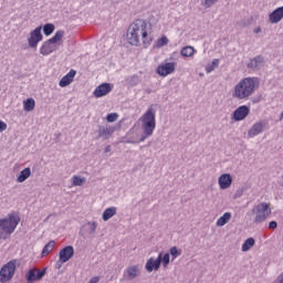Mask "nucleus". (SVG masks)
Listing matches in <instances>:
<instances>
[{"mask_svg":"<svg viewBox=\"0 0 283 283\" xmlns=\"http://www.w3.org/2000/svg\"><path fill=\"white\" fill-rule=\"evenodd\" d=\"M249 114H251V108H249L247 105H242L233 112L232 118L238 122L244 120Z\"/></svg>","mask_w":283,"mask_h":283,"instance_id":"obj_11","label":"nucleus"},{"mask_svg":"<svg viewBox=\"0 0 283 283\" xmlns=\"http://www.w3.org/2000/svg\"><path fill=\"white\" fill-rule=\"evenodd\" d=\"M260 87V80L258 77H245L239 81L234 86L232 97L237 101H247L250 96L255 94V90Z\"/></svg>","mask_w":283,"mask_h":283,"instance_id":"obj_2","label":"nucleus"},{"mask_svg":"<svg viewBox=\"0 0 283 283\" xmlns=\"http://www.w3.org/2000/svg\"><path fill=\"white\" fill-rule=\"evenodd\" d=\"M8 129V124L0 119V133L6 132Z\"/></svg>","mask_w":283,"mask_h":283,"instance_id":"obj_35","label":"nucleus"},{"mask_svg":"<svg viewBox=\"0 0 283 283\" xmlns=\"http://www.w3.org/2000/svg\"><path fill=\"white\" fill-rule=\"evenodd\" d=\"M231 220V212L223 213L222 217H220L217 220V227H224L229 221Z\"/></svg>","mask_w":283,"mask_h":283,"instance_id":"obj_23","label":"nucleus"},{"mask_svg":"<svg viewBox=\"0 0 283 283\" xmlns=\"http://www.w3.org/2000/svg\"><path fill=\"white\" fill-rule=\"evenodd\" d=\"M233 184V177L230 174H223L219 177V187L220 189H229Z\"/></svg>","mask_w":283,"mask_h":283,"instance_id":"obj_16","label":"nucleus"},{"mask_svg":"<svg viewBox=\"0 0 283 283\" xmlns=\"http://www.w3.org/2000/svg\"><path fill=\"white\" fill-rule=\"evenodd\" d=\"M101 279L98 276H94L90 280V283H98Z\"/></svg>","mask_w":283,"mask_h":283,"instance_id":"obj_39","label":"nucleus"},{"mask_svg":"<svg viewBox=\"0 0 283 283\" xmlns=\"http://www.w3.org/2000/svg\"><path fill=\"white\" fill-rule=\"evenodd\" d=\"M254 245H255V239L254 238H249L242 244V251L247 252V251H249Z\"/></svg>","mask_w":283,"mask_h":283,"instance_id":"obj_25","label":"nucleus"},{"mask_svg":"<svg viewBox=\"0 0 283 283\" xmlns=\"http://www.w3.org/2000/svg\"><path fill=\"white\" fill-rule=\"evenodd\" d=\"M283 19V7L276 8L273 12L269 14L270 23H280Z\"/></svg>","mask_w":283,"mask_h":283,"instance_id":"obj_17","label":"nucleus"},{"mask_svg":"<svg viewBox=\"0 0 283 283\" xmlns=\"http://www.w3.org/2000/svg\"><path fill=\"white\" fill-rule=\"evenodd\" d=\"M53 32H54V24L48 23L43 27V33L45 34V36H50V34H52Z\"/></svg>","mask_w":283,"mask_h":283,"instance_id":"obj_29","label":"nucleus"},{"mask_svg":"<svg viewBox=\"0 0 283 283\" xmlns=\"http://www.w3.org/2000/svg\"><path fill=\"white\" fill-rule=\"evenodd\" d=\"M127 275H128V280H134L138 277V268L136 266L128 268Z\"/></svg>","mask_w":283,"mask_h":283,"instance_id":"obj_26","label":"nucleus"},{"mask_svg":"<svg viewBox=\"0 0 283 283\" xmlns=\"http://www.w3.org/2000/svg\"><path fill=\"white\" fill-rule=\"evenodd\" d=\"M30 176H32V170L30 168H24L18 176V182H25V179Z\"/></svg>","mask_w":283,"mask_h":283,"instance_id":"obj_22","label":"nucleus"},{"mask_svg":"<svg viewBox=\"0 0 283 283\" xmlns=\"http://www.w3.org/2000/svg\"><path fill=\"white\" fill-rule=\"evenodd\" d=\"M139 120L142 123V129L145 134V136L140 139V143H143L145 138L151 136L154 134V129H156V112H154V108H148Z\"/></svg>","mask_w":283,"mask_h":283,"instance_id":"obj_4","label":"nucleus"},{"mask_svg":"<svg viewBox=\"0 0 283 283\" xmlns=\"http://www.w3.org/2000/svg\"><path fill=\"white\" fill-rule=\"evenodd\" d=\"M213 70H216V69H214V66H212V64L206 67V72L208 74H210V72H213Z\"/></svg>","mask_w":283,"mask_h":283,"instance_id":"obj_38","label":"nucleus"},{"mask_svg":"<svg viewBox=\"0 0 283 283\" xmlns=\"http://www.w3.org/2000/svg\"><path fill=\"white\" fill-rule=\"evenodd\" d=\"M112 92V84L109 83H102L98 85L95 91L93 92L95 98H103V96H107Z\"/></svg>","mask_w":283,"mask_h":283,"instance_id":"obj_12","label":"nucleus"},{"mask_svg":"<svg viewBox=\"0 0 283 283\" xmlns=\"http://www.w3.org/2000/svg\"><path fill=\"white\" fill-rule=\"evenodd\" d=\"M56 245V242L54 241H49L43 250H42V258H45V255H50V253H52V251H54V247Z\"/></svg>","mask_w":283,"mask_h":283,"instance_id":"obj_20","label":"nucleus"},{"mask_svg":"<svg viewBox=\"0 0 283 283\" xmlns=\"http://www.w3.org/2000/svg\"><path fill=\"white\" fill-rule=\"evenodd\" d=\"M73 185H74V187H83V185H85V177L74 176Z\"/></svg>","mask_w":283,"mask_h":283,"instance_id":"obj_28","label":"nucleus"},{"mask_svg":"<svg viewBox=\"0 0 283 283\" xmlns=\"http://www.w3.org/2000/svg\"><path fill=\"white\" fill-rule=\"evenodd\" d=\"M96 227H97L96 222L91 223L92 231H96Z\"/></svg>","mask_w":283,"mask_h":283,"instance_id":"obj_40","label":"nucleus"},{"mask_svg":"<svg viewBox=\"0 0 283 283\" xmlns=\"http://www.w3.org/2000/svg\"><path fill=\"white\" fill-rule=\"evenodd\" d=\"M195 53H196V49H193V46H189V45L182 48L180 51L181 56H187V57L193 56Z\"/></svg>","mask_w":283,"mask_h":283,"instance_id":"obj_24","label":"nucleus"},{"mask_svg":"<svg viewBox=\"0 0 283 283\" xmlns=\"http://www.w3.org/2000/svg\"><path fill=\"white\" fill-rule=\"evenodd\" d=\"M46 271V269H43L41 271L38 268H33L29 270L25 274V280L29 283L40 282V280H43V276L45 275Z\"/></svg>","mask_w":283,"mask_h":283,"instance_id":"obj_8","label":"nucleus"},{"mask_svg":"<svg viewBox=\"0 0 283 283\" xmlns=\"http://www.w3.org/2000/svg\"><path fill=\"white\" fill-rule=\"evenodd\" d=\"M21 262L19 259H13L4 264L0 270V282L6 283L10 282L12 277H14V273H17V266H20Z\"/></svg>","mask_w":283,"mask_h":283,"instance_id":"obj_6","label":"nucleus"},{"mask_svg":"<svg viewBox=\"0 0 283 283\" xmlns=\"http://www.w3.org/2000/svg\"><path fill=\"white\" fill-rule=\"evenodd\" d=\"M176 72V62H166L157 67V74L159 76H169Z\"/></svg>","mask_w":283,"mask_h":283,"instance_id":"obj_10","label":"nucleus"},{"mask_svg":"<svg viewBox=\"0 0 283 283\" xmlns=\"http://www.w3.org/2000/svg\"><path fill=\"white\" fill-rule=\"evenodd\" d=\"M264 130V124L262 122L255 123L252 128L249 130L250 138H253L258 136L259 134H262Z\"/></svg>","mask_w":283,"mask_h":283,"instance_id":"obj_18","label":"nucleus"},{"mask_svg":"<svg viewBox=\"0 0 283 283\" xmlns=\"http://www.w3.org/2000/svg\"><path fill=\"white\" fill-rule=\"evenodd\" d=\"M75 76H76V71L71 70L66 75H64L60 80V82H59L60 87H67V85H72Z\"/></svg>","mask_w":283,"mask_h":283,"instance_id":"obj_15","label":"nucleus"},{"mask_svg":"<svg viewBox=\"0 0 283 283\" xmlns=\"http://www.w3.org/2000/svg\"><path fill=\"white\" fill-rule=\"evenodd\" d=\"M20 219L15 214H9L4 219H0V240H8L17 227H19Z\"/></svg>","mask_w":283,"mask_h":283,"instance_id":"obj_3","label":"nucleus"},{"mask_svg":"<svg viewBox=\"0 0 283 283\" xmlns=\"http://www.w3.org/2000/svg\"><path fill=\"white\" fill-rule=\"evenodd\" d=\"M41 27L35 28L31 33L30 36L28 39V43L30 48H34L36 49V46L39 45V43H41V41H43V34H41Z\"/></svg>","mask_w":283,"mask_h":283,"instance_id":"obj_9","label":"nucleus"},{"mask_svg":"<svg viewBox=\"0 0 283 283\" xmlns=\"http://www.w3.org/2000/svg\"><path fill=\"white\" fill-rule=\"evenodd\" d=\"M63 36H65V31H56L53 38L42 44L40 54L48 56L49 54H52V52H55L57 49L56 43L63 41Z\"/></svg>","mask_w":283,"mask_h":283,"instance_id":"obj_5","label":"nucleus"},{"mask_svg":"<svg viewBox=\"0 0 283 283\" xmlns=\"http://www.w3.org/2000/svg\"><path fill=\"white\" fill-rule=\"evenodd\" d=\"M116 213V207H111L107 208L104 212H103V220L104 222H107V220L114 218V214Z\"/></svg>","mask_w":283,"mask_h":283,"instance_id":"obj_21","label":"nucleus"},{"mask_svg":"<svg viewBox=\"0 0 283 283\" xmlns=\"http://www.w3.org/2000/svg\"><path fill=\"white\" fill-rule=\"evenodd\" d=\"M181 251L180 250H178V248L177 247H172L171 249H170V255L172 256V260H176V258H178L179 255H181Z\"/></svg>","mask_w":283,"mask_h":283,"instance_id":"obj_31","label":"nucleus"},{"mask_svg":"<svg viewBox=\"0 0 283 283\" xmlns=\"http://www.w3.org/2000/svg\"><path fill=\"white\" fill-rule=\"evenodd\" d=\"M160 260H163V253H159L157 259H148V261L146 262V271H148V273H151L153 271H158V269H160Z\"/></svg>","mask_w":283,"mask_h":283,"instance_id":"obj_14","label":"nucleus"},{"mask_svg":"<svg viewBox=\"0 0 283 283\" xmlns=\"http://www.w3.org/2000/svg\"><path fill=\"white\" fill-rule=\"evenodd\" d=\"M160 264H163V266L165 269H167V266H169V253H166L163 255L161 253V260H160Z\"/></svg>","mask_w":283,"mask_h":283,"instance_id":"obj_30","label":"nucleus"},{"mask_svg":"<svg viewBox=\"0 0 283 283\" xmlns=\"http://www.w3.org/2000/svg\"><path fill=\"white\" fill-rule=\"evenodd\" d=\"M260 32H262V29L260 27H258L256 29H254V34H260Z\"/></svg>","mask_w":283,"mask_h":283,"instance_id":"obj_41","label":"nucleus"},{"mask_svg":"<svg viewBox=\"0 0 283 283\" xmlns=\"http://www.w3.org/2000/svg\"><path fill=\"white\" fill-rule=\"evenodd\" d=\"M263 62H264V59L262 56H258L251 61L250 65L251 67H258V63H263Z\"/></svg>","mask_w":283,"mask_h":283,"instance_id":"obj_33","label":"nucleus"},{"mask_svg":"<svg viewBox=\"0 0 283 283\" xmlns=\"http://www.w3.org/2000/svg\"><path fill=\"white\" fill-rule=\"evenodd\" d=\"M218 0H203L202 6H206V8H211L213 3H216Z\"/></svg>","mask_w":283,"mask_h":283,"instance_id":"obj_34","label":"nucleus"},{"mask_svg":"<svg viewBox=\"0 0 283 283\" xmlns=\"http://www.w3.org/2000/svg\"><path fill=\"white\" fill-rule=\"evenodd\" d=\"M34 107H36V102H34V98L30 97L23 102L24 112H34Z\"/></svg>","mask_w":283,"mask_h":283,"instance_id":"obj_19","label":"nucleus"},{"mask_svg":"<svg viewBox=\"0 0 283 283\" xmlns=\"http://www.w3.org/2000/svg\"><path fill=\"white\" fill-rule=\"evenodd\" d=\"M168 43L169 39L167 38V35H163L157 40L156 48H165V45H168Z\"/></svg>","mask_w":283,"mask_h":283,"instance_id":"obj_27","label":"nucleus"},{"mask_svg":"<svg viewBox=\"0 0 283 283\" xmlns=\"http://www.w3.org/2000/svg\"><path fill=\"white\" fill-rule=\"evenodd\" d=\"M107 123H116L118 120V115L116 113H111L106 117Z\"/></svg>","mask_w":283,"mask_h":283,"instance_id":"obj_32","label":"nucleus"},{"mask_svg":"<svg viewBox=\"0 0 283 283\" xmlns=\"http://www.w3.org/2000/svg\"><path fill=\"white\" fill-rule=\"evenodd\" d=\"M269 229H277V222L276 221H271L269 223Z\"/></svg>","mask_w":283,"mask_h":283,"instance_id":"obj_36","label":"nucleus"},{"mask_svg":"<svg viewBox=\"0 0 283 283\" xmlns=\"http://www.w3.org/2000/svg\"><path fill=\"white\" fill-rule=\"evenodd\" d=\"M72 258H74V247L69 245L60 251V262L62 264H65V262H70Z\"/></svg>","mask_w":283,"mask_h":283,"instance_id":"obj_13","label":"nucleus"},{"mask_svg":"<svg viewBox=\"0 0 283 283\" xmlns=\"http://www.w3.org/2000/svg\"><path fill=\"white\" fill-rule=\"evenodd\" d=\"M126 39L128 44L135 48H140V45L145 49L149 48L154 43L151 22L144 19L135 20L128 27Z\"/></svg>","mask_w":283,"mask_h":283,"instance_id":"obj_1","label":"nucleus"},{"mask_svg":"<svg viewBox=\"0 0 283 283\" xmlns=\"http://www.w3.org/2000/svg\"><path fill=\"white\" fill-rule=\"evenodd\" d=\"M212 67H218V65H220V60H218V59H214L213 61H212Z\"/></svg>","mask_w":283,"mask_h":283,"instance_id":"obj_37","label":"nucleus"},{"mask_svg":"<svg viewBox=\"0 0 283 283\" xmlns=\"http://www.w3.org/2000/svg\"><path fill=\"white\" fill-rule=\"evenodd\" d=\"M254 217V222L260 224L266 220L271 216V207L266 202L259 203L252 210Z\"/></svg>","mask_w":283,"mask_h":283,"instance_id":"obj_7","label":"nucleus"}]
</instances>
